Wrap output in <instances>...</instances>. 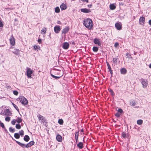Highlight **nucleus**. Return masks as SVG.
Wrapping results in <instances>:
<instances>
[{"mask_svg": "<svg viewBox=\"0 0 151 151\" xmlns=\"http://www.w3.org/2000/svg\"><path fill=\"white\" fill-rule=\"evenodd\" d=\"M83 24L88 29H92L93 25L92 20L89 18L84 19L83 20Z\"/></svg>", "mask_w": 151, "mask_h": 151, "instance_id": "1", "label": "nucleus"}, {"mask_svg": "<svg viewBox=\"0 0 151 151\" xmlns=\"http://www.w3.org/2000/svg\"><path fill=\"white\" fill-rule=\"evenodd\" d=\"M12 139L13 140L16 141V142L21 147L23 148H28L30 147L32 145H33L34 144V142L33 141H30L27 144V145H25L24 144L14 139L13 138H12Z\"/></svg>", "mask_w": 151, "mask_h": 151, "instance_id": "2", "label": "nucleus"}, {"mask_svg": "<svg viewBox=\"0 0 151 151\" xmlns=\"http://www.w3.org/2000/svg\"><path fill=\"white\" fill-rule=\"evenodd\" d=\"M1 114L2 115L6 116H12V113L9 109H6L4 112H1Z\"/></svg>", "mask_w": 151, "mask_h": 151, "instance_id": "3", "label": "nucleus"}, {"mask_svg": "<svg viewBox=\"0 0 151 151\" xmlns=\"http://www.w3.org/2000/svg\"><path fill=\"white\" fill-rule=\"evenodd\" d=\"M33 70L31 69L30 68L27 67V71L25 73L28 78H31V74L33 73Z\"/></svg>", "mask_w": 151, "mask_h": 151, "instance_id": "4", "label": "nucleus"}, {"mask_svg": "<svg viewBox=\"0 0 151 151\" xmlns=\"http://www.w3.org/2000/svg\"><path fill=\"white\" fill-rule=\"evenodd\" d=\"M20 102L23 105H27L28 104V101L24 96H22L19 98Z\"/></svg>", "mask_w": 151, "mask_h": 151, "instance_id": "5", "label": "nucleus"}, {"mask_svg": "<svg viewBox=\"0 0 151 151\" xmlns=\"http://www.w3.org/2000/svg\"><path fill=\"white\" fill-rule=\"evenodd\" d=\"M141 83L144 88H145L148 84V82L146 80L142 78L140 80Z\"/></svg>", "mask_w": 151, "mask_h": 151, "instance_id": "6", "label": "nucleus"}, {"mask_svg": "<svg viewBox=\"0 0 151 151\" xmlns=\"http://www.w3.org/2000/svg\"><path fill=\"white\" fill-rule=\"evenodd\" d=\"M145 18L143 17H141L139 19V23L140 24L143 25L144 24Z\"/></svg>", "mask_w": 151, "mask_h": 151, "instance_id": "7", "label": "nucleus"}, {"mask_svg": "<svg viewBox=\"0 0 151 151\" xmlns=\"http://www.w3.org/2000/svg\"><path fill=\"white\" fill-rule=\"evenodd\" d=\"M115 26L118 30H120L122 28V24L121 23H116L115 24Z\"/></svg>", "mask_w": 151, "mask_h": 151, "instance_id": "8", "label": "nucleus"}, {"mask_svg": "<svg viewBox=\"0 0 151 151\" xmlns=\"http://www.w3.org/2000/svg\"><path fill=\"white\" fill-rule=\"evenodd\" d=\"M10 42L11 44L12 45H14L15 44V39L14 37L13 36V35H12L9 39Z\"/></svg>", "mask_w": 151, "mask_h": 151, "instance_id": "9", "label": "nucleus"}, {"mask_svg": "<svg viewBox=\"0 0 151 151\" xmlns=\"http://www.w3.org/2000/svg\"><path fill=\"white\" fill-rule=\"evenodd\" d=\"M38 118L39 121L42 122L43 123H44L45 122H46V120L45 118L42 116L39 115Z\"/></svg>", "mask_w": 151, "mask_h": 151, "instance_id": "10", "label": "nucleus"}, {"mask_svg": "<svg viewBox=\"0 0 151 151\" xmlns=\"http://www.w3.org/2000/svg\"><path fill=\"white\" fill-rule=\"evenodd\" d=\"M60 30L61 29L59 26H56L54 27V31L56 33H59Z\"/></svg>", "mask_w": 151, "mask_h": 151, "instance_id": "11", "label": "nucleus"}, {"mask_svg": "<svg viewBox=\"0 0 151 151\" xmlns=\"http://www.w3.org/2000/svg\"><path fill=\"white\" fill-rule=\"evenodd\" d=\"M69 44L68 42H65L63 43V47L64 49H67L69 47Z\"/></svg>", "mask_w": 151, "mask_h": 151, "instance_id": "12", "label": "nucleus"}, {"mask_svg": "<svg viewBox=\"0 0 151 151\" xmlns=\"http://www.w3.org/2000/svg\"><path fill=\"white\" fill-rule=\"evenodd\" d=\"M94 42L98 46H100L101 45V43L99 40L95 38L94 40Z\"/></svg>", "mask_w": 151, "mask_h": 151, "instance_id": "13", "label": "nucleus"}, {"mask_svg": "<svg viewBox=\"0 0 151 151\" xmlns=\"http://www.w3.org/2000/svg\"><path fill=\"white\" fill-rule=\"evenodd\" d=\"M81 12L86 13H89L91 12L90 9L86 8L81 9Z\"/></svg>", "mask_w": 151, "mask_h": 151, "instance_id": "14", "label": "nucleus"}, {"mask_svg": "<svg viewBox=\"0 0 151 151\" xmlns=\"http://www.w3.org/2000/svg\"><path fill=\"white\" fill-rule=\"evenodd\" d=\"M69 30V28L68 27H66L62 30V33L65 34L68 32Z\"/></svg>", "mask_w": 151, "mask_h": 151, "instance_id": "15", "label": "nucleus"}, {"mask_svg": "<svg viewBox=\"0 0 151 151\" xmlns=\"http://www.w3.org/2000/svg\"><path fill=\"white\" fill-rule=\"evenodd\" d=\"M113 61L114 63V64L115 65H117L120 62L118 58H114L113 59Z\"/></svg>", "mask_w": 151, "mask_h": 151, "instance_id": "16", "label": "nucleus"}, {"mask_svg": "<svg viewBox=\"0 0 151 151\" xmlns=\"http://www.w3.org/2000/svg\"><path fill=\"white\" fill-rule=\"evenodd\" d=\"M56 139L58 142H61L62 140V136L60 135H58L56 137Z\"/></svg>", "mask_w": 151, "mask_h": 151, "instance_id": "17", "label": "nucleus"}, {"mask_svg": "<svg viewBox=\"0 0 151 151\" xmlns=\"http://www.w3.org/2000/svg\"><path fill=\"white\" fill-rule=\"evenodd\" d=\"M12 52L15 54L18 55L19 54L20 50L18 49H14V51H12Z\"/></svg>", "mask_w": 151, "mask_h": 151, "instance_id": "18", "label": "nucleus"}, {"mask_svg": "<svg viewBox=\"0 0 151 151\" xmlns=\"http://www.w3.org/2000/svg\"><path fill=\"white\" fill-rule=\"evenodd\" d=\"M120 72L121 73L123 74H125L127 73V70L126 69L124 68H121L120 70Z\"/></svg>", "mask_w": 151, "mask_h": 151, "instance_id": "19", "label": "nucleus"}, {"mask_svg": "<svg viewBox=\"0 0 151 151\" xmlns=\"http://www.w3.org/2000/svg\"><path fill=\"white\" fill-rule=\"evenodd\" d=\"M106 63L107 66H108V68L109 71L110 73L111 74H112V73H113L112 70H111V67L109 64V63L107 62Z\"/></svg>", "mask_w": 151, "mask_h": 151, "instance_id": "20", "label": "nucleus"}, {"mask_svg": "<svg viewBox=\"0 0 151 151\" xmlns=\"http://www.w3.org/2000/svg\"><path fill=\"white\" fill-rule=\"evenodd\" d=\"M60 8L61 10H64L66 9L67 6L65 4H63L60 6Z\"/></svg>", "mask_w": 151, "mask_h": 151, "instance_id": "21", "label": "nucleus"}, {"mask_svg": "<svg viewBox=\"0 0 151 151\" xmlns=\"http://www.w3.org/2000/svg\"><path fill=\"white\" fill-rule=\"evenodd\" d=\"M122 137L124 138H127L129 136L128 135L124 132L122 133Z\"/></svg>", "mask_w": 151, "mask_h": 151, "instance_id": "22", "label": "nucleus"}, {"mask_svg": "<svg viewBox=\"0 0 151 151\" xmlns=\"http://www.w3.org/2000/svg\"><path fill=\"white\" fill-rule=\"evenodd\" d=\"M83 144L81 142H79L77 145L78 147L80 149H82L83 147Z\"/></svg>", "mask_w": 151, "mask_h": 151, "instance_id": "23", "label": "nucleus"}, {"mask_svg": "<svg viewBox=\"0 0 151 151\" xmlns=\"http://www.w3.org/2000/svg\"><path fill=\"white\" fill-rule=\"evenodd\" d=\"M24 140L26 142H28L29 139V137L27 135H25L24 137Z\"/></svg>", "mask_w": 151, "mask_h": 151, "instance_id": "24", "label": "nucleus"}, {"mask_svg": "<svg viewBox=\"0 0 151 151\" xmlns=\"http://www.w3.org/2000/svg\"><path fill=\"white\" fill-rule=\"evenodd\" d=\"M109 7L111 10H113L116 8V6L114 4H111L109 6Z\"/></svg>", "mask_w": 151, "mask_h": 151, "instance_id": "25", "label": "nucleus"}, {"mask_svg": "<svg viewBox=\"0 0 151 151\" xmlns=\"http://www.w3.org/2000/svg\"><path fill=\"white\" fill-rule=\"evenodd\" d=\"M46 31V29L45 27H43L41 30V34H45Z\"/></svg>", "mask_w": 151, "mask_h": 151, "instance_id": "26", "label": "nucleus"}, {"mask_svg": "<svg viewBox=\"0 0 151 151\" xmlns=\"http://www.w3.org/2000/svg\"><path fill=\"white\" fill-rule=\"evenodd\" d=\"M14 137L16 139H19L20 138V135L18 133H15L14 135Z\"/></svg>", "mask_w": 151, "mask_h": 151, "instance_id": "27", "label": "nucleus"}, {"mask_svg": "<svg viewBox=\"0 0 151 151\" xmlns=\"http://www.w3.org/2000/svg\"><path fill=\"white\" fill-rule=\"evenodd\" d=\"M16 122L18 123L21 122L22 121V119L21 118L18 117L16 120Z\"/></svg>", "mask_w": 151, "mask_h": 151, "instance_id": "28", "label": "nucleus"}, {"mask_svg": "<svg viewBox=\"0 0 151 151\" xmlns=\"http://www.w3.org/2000/svg\"><path fill=\"white\" fill-rule=\"evenodd\" d=\"M98 49V48L97 47H93V51L94 52H97Z\"/></svg>", "mask_w": 151, "mask_h": 151, "instance_id": "29", "label": "nucleus"}, {"mask_svg": "<svg viewBox=\"0 0 151 151\" xmlns=\"http://www.w3.org/2000/svg\"><path fill=\"white\" fill-rule=\"evenodd\" d=\"M143 123V121L142 120H138L137 121V123L138 125H141Z\"/></svg>", "mask_w": 151, "mask_h": 151, "instance_id": "30", "label": "nucleus"}, {"mask_svg": "<svg viewBox=\"0 0 151 151\" xmlns=\"http://www.w3.org/2000/svg\"><path fill=\"white\" fill-rule=\"evenodd\" d=\"M12 104L13 105L14 107L16 109V110L18 112H19V109L17 105L13 103H12Z\"/></svg>", "mask_w": 151, "mask_h": 151, "instance_id": "31", "label": "nucleus"}, {"mask_svg": "<svg viewBox=\"0 0 151 151\" xmlns=\"http://www.w3.org/2000/svg\"><path fill=\"white\" fill-rule=\"evenodd\" d=\"M55 12L57 13H58L60 12V9L58 7H57L55 9Z\"/></svg>", "mask_w": 151, "mask_h": 151, "instance_id": "32", "label": "nucleus"}, {"mask_svg": "<svg viewBox=\"0 0 151 151\" xmlns=\"http://www.w3.org/2000/svg\"><path fill=\"white\" fill-rule=\"evenodd\" d=\"M58 123L60 125L62 124L63 123V120L62 119H59L58 121Z\"/></svg>", "mask_w": 151, "mask_h": 151, "instance_id": "33", "label": "nucleus"}, {"mask_svg": "<svg viewBox=\"0 0 151 151\" xmlns=\"http://www.w3.org/2000/svg\"><path fill=\"white\" fill-rule=\"evenodd\" d=\"M34 49L35 50H38L40 49V47L39 46H38L37 45H34Z\"/></svg>", "mask_w": 151, "mask_h": 151, "instance_id": "34", "label": "nucleus"}, {"mask_svg": "<svg viewBox=\"0 0 151 151\" xmlns=\"http://www.w3.org/2000/svg\"><path fill=\"white\" fill-rule=\"evenodd\" d=\"M19 133L21 136L22 137L24 134V132L22 130L19 131Z\"/></svg>", "mask_w": 151, "mask_h": 151, "instance_id": "35", "label": "nucleus"}, {"mask_svg": "<svg viewBox=\"0 0 151 151\" xmlns=\"http://www.w3.org/2000/svg\"><path fill=\"white\" fill-rule=\"evenodd\" d=\"M9 131L10 132H15V129L13 128L12 127H10L9 128Z\"/></svg>", "mask_w": 151, "mask_h": 151, "instance_id": "36", "label": "nucleus"}, {"mask_svg": "<svg viewBox=\"0 0 151 151\" xmlns=\"http://www.w3.org/2000/svg\"><path fill=\"white\" fill-rule=\"evenodd\" d=\"M5 120L6 121L9 122L10 120V117L9 116H6L5 118Z\"/></svg>", "mask_w": 151, "mask_h": 151, "instance_id": "37", "label": "nucleus"}, {"mask_svg": "<svg viewBox=\"0 0 151 151\" xmlns=\"http://www.w3.org/2000/svg\"><path fill=\"white\" fill-rule=\"evenodd\" d=\"M16 128L17 129H20L21 128V126L19 124H16Z\"/></svg>", "mask_w": 151, "mask_h": 151, "instance_id": "38", "label": "nucleus"}, {"mask_svg": "<svg viewBox=\"0 0 151 151\" xmlns=\"http://www.w3.org/2000/svg\"><path fill=\"white\" fill-rule=\"evenodd\" d=\"M51 75L53 78H55V79H57L59 78L60 77H58V76H55L52 74H51Z\"/></svg>", "mask_w": 151, "mask_h": 151, "instance_id": "39", "label": "nucleus"}, {"mask_svg": "<svg viewBox=\"0 0 151 151\" xmlns=\"http://www.w3.org/2000/svg\"><path fill=\"white\" fill-rule=\"evenodd\" d=\"M13 91V93L14 95L16 96H17L18 95L19 93L17 91Z\"/></svg>", "mask_w": 151, "mask_h": 151, "instance_id": "40", "label": "nucleus"}, {"mask_svg": "<svg viewBox=\"0 0 151 151\" xmlns=\"http://www.w3.org/2000/svg\"><path fill=\"white\" fill-rule=\"evenodd\" d=\"M78 135H79L78 132H76L75 133V139L78 138Z\"/></svg>", "mask_w": 151, "mask_h": 151, "instance_id": "41", "label": "nucleus"}, {"mask_svg": "<svg viewBox=\"0 0 151 151\" xmlns=\"http://www.w3.org/2000/svg\"><path fill=\"white\" fill-rule=\"evenodd\" d=\"M16 122V120L14 119L11 121V124L13 125H14L15 124Z\"/></svg>", "mask_w": 151, "mask_h": 151, "instance_id": "42", "label": "nucleus"}, {"mask_svg": "<svg viewBox=\"0 0 151 151\" xmlns=\"http://www.w3.org/2000/svg\"><path fill=\"white\" fill-rule=\"evenodd\" d=\"M0 126L2 127L3 128H5L4 124L2 122H0Z\"/></svg>", "mask_w": 151, "mask_h": 151, "instance_id": "43", "label": "nucleus"}, {"mask_svg": "<svg viewBox=\"0 0 151 151\" xmlns=\"http://www.w3.org/2000/svg\"><path fill=\"white\" fill-rule=\"evenodd\" d=\"M109 91L111 93L112 95V96L114 95V94L113 92V90L112 89H109Z\"/></svg>", "mask_w": 151, "mask_h": 151, "instance_id": "44", "label": "nucleus"}, {"mask_svg": "<svg viewBox=\"0 0 151 151\" xmlns=\"http://www.w3.org/2000/svg\"><path fill=\"white\" fill-rule=\"evenodd\" d=\"M126 56H127V57L129 58H132L131 55H129L128 53H127L126 54Z\"/></svg>", "mask_w": 151, "mask_h": 151, "instance_id": "45", "label": "nucleus"}, {"mask_svg": "<svg viewBox=\"0 0 151 151\" xmlns=\"http://www.w3.org/2000/svg\"><path fill=\"white\" fill-rule=\"evenodd\" d=\"M118 112L120 113H122L123 112V110L121 109H119L118 110Z\"/></svg>", "mask_w": 151, "mask_h": 151, "instance_id": "46", "label": "nucleus"}, {"mask_svg": "<svg viewBox=\"0 0 151 151\" xmlns=\"http://www.w3.org/2000/svg\"><path fill=\"white\" fill-rule=\"evenodd\" d=\"M3 27V24L2 22L0 20V27Z\"/></svg>", "mask_w": 151, "mask_h": 151, "instance_id": "47", "label": "nucleus"}, {"mask_svg": "<svg viewBox=\"0 0 151 151\" xmlns=\"http://www.w3.org/2000/svg\"><path fill=\"white\" fill-rule=\"evenodd\" d=\"M119 45V44L118 42H116L114 44V47H117Z\"/></svg>", "mask_w": 151, "mask_h": 151, "instance_id": "48", "label": "nucleus"}, {"mask_svg": "<svg viewBox=\"0 0 151 151\" xmlns=\"http://www.w3.org/2000/svg\"><path fill=\"white\" fill-rule=\"evenodd\" d=\"M115 116L118 117H119L120 116V114H119V113H116L115 114Z\"/></svg>", "mask_w": 151, "mask_h": 151, "instance_id": "49", "label": "nucleus"}, {"mask_svg": "<svg viewBox=\"0 0 151 151\" xmlns=\"http://www.w3.org/2000/svg\"><path fill=\"white\" fill-rule=\"evenodd\" d=\"M6 87L7 89L11 88V87L9 85H6Z\"/></svg>", "mask_w": 151, "mask_h": 151, "instance_id": "50", "label": "nucleus"}, {"mask_svg": "<svg viewBox=\"0 0 151 151\" xmlns=\"http://www.w3.org/2000/svg\"><path fill=\"white\" fill-rule=\"evenodd\" d=\"M38 42L39 43H41L42 42V40L41 39H38Z\"/></svg>", "mask_w": 151, "mask_h": 151, "instance_id": "51", "label": "nucleus"}, {"mask_svg": "<svg viewBox=\"0 0 151 151\" xmlns=\"http://www.w3.org/2000/svg\"><path fill=\"white\" fill-rule=\"evenodd\" d=\"M88 0H81V1H82L83 2L86 1L87 3L88 2Z\"/></svg>", "mask_w": 151, "mask_h": 151, "instance_id": "52", "label": "nucleus"}, {"mask_svg": "<svg viewBox=\"0 0 151 151\" xmlns=\"http://www.w3.org/2000/svg\"><path fill=\"white\" fill-rule=\"evenodd\" d=\"M135 105V104L134 102H133L132 105V106H134Z\"/></svg>", "mask_w": 151, "mask_h": 151, "instance_id": "53", "label": "nucleus"}, {"mask_svg": "<svg viewBox=\"0 0 151 151\" xmlns=\"http://www.w3.org/2000/svg\"><path fill=\"white\" fill-rule=\"evenodd\" d=\"M149 24L150 25H151V20H149Z\"/></svg>", "mask_w": 151, "mask_h": 151, "instance_id": "54", "label": "nucleus"}, {"mask_svg": "<svg viewBox=\"0 0 151 151\" xmlns=\"http://www.w3.org/2000/svg\"><path fill=\"white\" fill-rule=\"evenodd\" d=\"M57 24H61V22L60 21H58L57 22Z\"/></svg>", "mask_w": 151, "mask_h": 151, "instance_id": "55", "label": "nucleus"}, {"mask_svg": "<svg viewBox=\"0 0 151 151\" xmlns=\"http://www.w3.org/2000/svg\"><path fill=\"white\" fill-rule=\"evenodd\" d=\"M76 142H77L78 141V138H76L75 139Z\"/></svg>", "mask_w": 151, "mask_h": 151, "instance_id": "56", "label": "nucleus"}, {"mask_svg": "<svg viewBox=\"0 0 151 151\" xmlns=\"http://www.w3.org/2000/svg\"><path fill=\"white\" fill-rule=\"evenodd\" d=\"M92 5L91 4H90V5H88V7H89V8H91V6Z\"/></svg>", "mask_w": 151, "mask_h": 151, "instance_id": "57", "label": "nucleus"}, {"mask_svg": "<svg viewBox=\"0 0 151 151\" xmlns=\"http://www.w3.org/2000/svg\"><path fill=\"white\" fill-rule=\"evenodd\" d=\"M149 67L151 68V63L150 64Z\"/></svg>", "mask_w": 151, "mask_h": 151, "instance_id": "58", "label": "nucleus"}, {"mask_svg": "<svg viewBox=\"0 0 151 151\" xmlns=\"http://www.w3.org/2000/svg\"><path fill=\"white\" fill-rule=\"evenodd\" d=\"M14 21H17V19H14Z\"/></svg>", "mask_w": 151, "mask_h": 151, "instance_id": "59", "label": "nucleus"}, {"mask_svg": "<svg viewBox=\"0 0 151 151\" xmlns=\"http://www.w3.org/2000/svg\"><path fill=\"white\" fill-rule=\"evenodd\" d=\"M134 54L135 55H136V53L134 52Z\"/></svg>", "mask_w": 151, "mask_h": 151, "instance_id": "60", "label": "nucleus"}, {"mask_svg": "<svg viewBox=\"0 0 151 151\" xmlns=\"http://www.w3.org/2000/svg\"><path fill=\"white\" fill-rule=\"evenodd\" d=\"M81 132H83V129H82V130H81Z\"/></svg>", "mask_w": 151, "mask_h": 151, "instance_id": "61", "label": "nucleus"}, {"mask_svg": "<svg viewBox=\"0 0 151 151\" xmlns=\"http://www.w3.org/2000/svg\"><path fill=\"white\" fill-rule=\"evenodd\" d=\"M6 9H8V8H6Z\"/></svg>", "mask_w": 151, "mask_h": 151, "instance_id": "62", "label": "nucleus"}]
</instances>
